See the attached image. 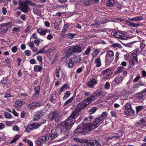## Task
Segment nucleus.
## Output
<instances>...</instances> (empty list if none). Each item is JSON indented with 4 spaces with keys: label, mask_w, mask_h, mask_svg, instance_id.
I'll return each instance as SVG.
<instances>
[{
    "label": "nucleus",
    "mask_w": 146,
    "mask_h": 146,
    "mask_svg": "<svg viewBox=\"0 0 146 146\" xmlns=\"http://www.w3.org/2000/svg\"><path fill=\"white\" fill-rule=\"evenodd\" d=\"M56 98L57 96L56 94H52L50 96L49 100L51 102L54 103L56 102Z\"/></svg>",
    "instance_id": "16"
},
{
    "label": "nucleus",
    "mask_w": 146,
    "mask_h": 146,
    "mask_svg": "<svg viewBox=\"0 0 146 146\" xmlns=\"http://www.w3.org/2000/svg\"><path fill=\"white\" fill-rule=\"evenodd\" d=\"M115 37L121 38L122 39L126 38L125 34L119 31H117L115 32Z\"/></svg>",
    "instance_id": "12"
},
{
    "label": "nucleus",
    "mask_w": 146,
    "mask_h": 146,
    "mask_svg": "<svg viewBox=\"0 0 146 146\" xmlns=\"http://www.w3.org/2000/svg\"><path fill=\"white\" fill-rule=\"evenodd\" d=\"M111 70L108 69H106L102 72V73L103 76L102 77V79L105 80L107 79L110 76Z\"/></svg>",
    "instance_id": "11"
},
{
    "label": "nucleus",
    "mask_w": 146,
    "mask_h": 146,
    "mask_svg": "<svg viewBox=\"0 0 146 146\" xmlns=\"http://www.w3.org/2000/svg\"><path fill=\"white\" fill-rule=\"evenodd\" d=\"M104 87L107 89H108L110 87V84L109 82H106L104 85Z\"/></svg>",
    "instance_id": "55"
},
{
    "label": "nucleus",
    "mask_w": 146,
    "mask_h": 146,
    "mask_svg": "<svg viewBox=\"0 0 146 146\" xmlns=\"http://www.w3.org/2000/svg\"><path fill=\"white\" fill-rule=\"evenodd\" d=\"M88 104L89 102L88 103L87 100H84L81 102L77 105L76 108L70 115L75 119L79 115V112L86 107Z\"/></svg>",
    "instance_id": "4"
},
{
    "label": "nucleus",
    "mask_w": 146,
    "mask_h": 146,
    "mask_svg": "<svg viewBox=\"0 0 146 146\" xmlns=\"http://www.w3.org/2000/svg\"><path fill=\"white\" fill-rule=\"evenodd\" d=\"M37 31L38 33L41 35L44 36L45 35V32L44 30H43L42 28H38L37 29Z\"/></svg>",
    "instance_id": "27"
},
{
    "label": "nucleus",
    "mask_w": 146,
    "mask_h": 146,
    "mask_svg": "<svg viewBox=\"0 0 146 146\" xmlns=\"http://www.w3.org/2000/svg\"><path fill=\"white\" fill-rule=\"evenodd\" d=\"M28 5H35L36 4L32 3L31 1L28 0H24L22 2L20 1L19 3V7H18V9L25 13H27L30 10L29 7L27 6Z\"/></svg>",
    "instance_id": "5"
},
{
    "label": "nucleus",
    "mask_w": 146,
    "mask_h": 146,
    "mask_svg": "<svg viewBox=\"0 0 146 146\" xmlns=\"http://www.w3.org/2000/svg\"><path fill=\"white\" fill-rule=\"evenodd\" d=\"M139 87L140 86L136 83V84H134L131 88L134 90H135Z\"/></svg>",
    "instance_id": "51"
},
{
    "label": "nucleus",
    "mask_w": 146,
    "mask_h": 146,
    "mask_svg": "<svg viewBox=\"0 0 146 146\" xmlns=\"http://www.w3.org/2000/svg\"><path fill=\"white\" fill-rule=\"evenodd\" d=\"M24 102L20 99L17 100L15 102V106L16 107L21 106L23 104Z\"/></svg>",
    "instance_id": "20"
},
{
    "label": "nucleus",
    "mask_w": 146,
    "mask_h": 146,
    "mask_svg": "<svg viewBox=\"0 0 146 146\" xmlns=\"http://www.w3.org/2000/svg\"><path fill=\"white\" fill-rule=\"evenodd\" d=\"M69 62L68 64V66L69 68H72L73 67L74 63V62L72 61L71 59L69 60Z\"/></svg>",
    "instance_id": "42"
},
{
    "label": "nucleus",
    "mask_w": 146,
    "mask_h": 146,
    "mask_svg": "<svg viewBox=\"0 0 146 146\" xmlns=\"http://www.w3.org/2000/svg\"><path fill=\"white\" fill-rule=\"evenodd\" d=\"M67 53L68 54L70 53H72L74 52V47L70 46L68 47L67 49Z\"/></svg>",
    "instance_id": "38"
},
{
    "label": "nucleus",
    "mask_w": 146,
    "mask_h": 146,
    "mask_svg": "<svg viewBox=\"0 0 146 146\" xmlns=\"http://www.w3.org/2000/svg\"><path fill=\"white\" fill-rule=\"evenodd\" d=\"M75 119L71 115L66 121L61 123L59 125L61 133L64 135H67L69 133V129L75 122Z\"/></svg>",
    "instance_id": "2"
},
{
    "label": "nucleus",
    "mask_w": 146,
    "mask_h": 146,
    "mask_svg": "<svg viewBox=\"0 0 146 146\" xmlns=\"http://www.w3.org/2000/svg\"><path fill=\"white\" fill-rule=\"evenodd\" d=\"M73 140L74 141L79 142L81 143H86L88 146H89V145L91 146H94L95 145L98 146L100 145V143L96 140L92 141L87 139L82 140L76 137L74 138Z\"/></svg>",
    "instance_id": "6"
},
{
    "label": "nucleus",
    "mask_w": 146,
    "mask_h": 146,
    "mask_svg": "<svg viewBox=\"0 0 146 146\" xmlns=\"http://www.w3.org/2000/svg\"><path fill=\"white\" fill-rule=\"evenodd\" d=\"M123 78L121 76H117L114 79L115 81L117 84H119L122 80Z\"/></svg>",
    "instance_id": "18"
},
{
    "label": "nucleus",
    "mask_w": 146,
    "mask_h": 146,
    "mask_svg": "<svg viewBox=\"0 0 146 146\" xmlns=\"http://www.w3.org/2000/svg\"><path fill=\"white\" fill-rule=\"evenodd\" d=\"M68 26V25L67 24H66L64 25L63 28L62 30V32L64 33L65 31L67 30Z\"/></svg>",
    "instance_id": "58"
},
{
    "label": "nucleus",
    "mask_w": 146,
    "mask_h": 146,
    "mask_svg": "<svg viewBox=\"0 0 146 146\" xmlns=\"http://www.w3.org/2000/svg\"><path fill=\"white\" fill-rule=\"evenodd\" d=\"M40 92H35L33 96V98L34 99L38 98L40 95Z\"/></svg>",
    "instance_id": "47"
},
{
    "label": "nucleus",
    "mask_w": 146,
    "mask_h": 146,
    "mask_svg": "<svg viewBox=\"0 0 146 146\" xmlns=\"http://www.w3.org/2000/svg\"><path fill=\"white\" fill-rule=\"evenodd\" d=\"M61 69V67L60 66H58L57 68L56 69V70L54 72L55 75L56 76L59 78L60 76V75L59 74V71Z\"/></svg>",
    "instance_id": "32"
},
{
    "label": "nucleus",
    "mask_w": 146,
    "mask_h": 146,
    "mask_svg": "<svg viewBox=\"0 0 146 146\" xmlns=\"http://www.w3.org/2000/svg\"><path fill=\"white\" fill-rule=\"evenodd\" d=\"M105 58V62L106 64L108 65H109L113 60L114 58L106 56Z\"/></svg>",
    "instance_id": "17"
},
{
    "label": "nucleus",
    "mask_w": 146,
    "mask_h": 146,
    "mask_svg": "<svg viewBox=\"0 0 146 146\" xmlns=\"http://www.w3.org/2000/svg\"><path fill=\"white\" fill-rule=\"evenodd\" d=\"M4 115L5 117L7 119L11 118L12 117V115L7 112H5Z\"/></svg>",
    "instance_id": "41"
},
{
    "label": "nucleus",
    "mask_w": 146,
    "mask_h": 146,
    "mask_svg": "<svg viewBox=\"0 0 146 146\" xmlns=\"http://www.w3.org/2000/svg\"><path fill=\"white\" fill-rule=\"evenodd\" d=\"M140 76L137 75L136 77L133 80V81L135 82L137 81L140 78Z\"/></svg>",
    "instance_id": "64"
},
{
    "label": "nucleus",
    "mask_w": 146,
    "mask_h": 146,
    "mask_svg": "<svg viewBox=\"0 0 146 146\" xmlns=\"http://www.w3.org/2000/svg\"><path fill=\"white\" fill-rule=\"evenodd\" d=\"M100 51L98 49H97L95 50L92 54V56L93 57L95 58L99 54L100 52Z\"/></svg>",
    "instance_id": "33"
},
{
    "label": "nucleus",
    "mask_w": 146,
    "mask_h": 146,
    "mask_svg": "<svg viewBox=\"0 0 146 146\" xmlns=\"http://www.w3.org/2000/svg\"><path fill=\"white\" fill-rule=\"evenodd\" d=\"M96 94L94 93L92 95H91L85 100H87L88 103L89 102V104L92 101H94L96 99Z\"/></svg>",
    "instance_id": "15"
},
{
    "label": "nucleus",
    "mask_w": 146,
    "mask_h": 146,
    "mask_svg": "<svg viewBox=\"0 0 146 146\" xmlns=\"http://www.w3.org/2000/svg\"><path fill=\"white\" fill-rule=\"evenodd\" d=\"M34 69L36 72L41 71L42 70V67L39 65L35 66L34 67Z\"/></svg>",
    "instance_id": "30"
},
{
    "label": "nucleus",
    "mask_w": 146,
    "mask_h": 146,
    "mask_svg": "<svg viewBox=\"0 0 146 146\" xmlns=\"http://www.w3.org/2000/svg\"><path fill=\"white\" fill-rule=\"evenodd\" d=\"M97 109L96 107H94L92 108L89 111V113L90 114H92L94 113L97 110Z\"/></svg>",
    "instance_id": "39"
},
{
    "label": "nucleus",
    "mask_w": 146,
    "mask_h": 146,
    "mask_svg": "<svg viewBox=\"0 0 146 146\" xmlns=\"http://www.w3.org/2000/svg\"><path fill=\"white\" fill-rule=\"evenodd\" d=\"M111 46L114 47H118V48H121V45L118 43L114 44L111 45Z\"/></svg>",
    "instance_id": "52"
},
{
    "label": "nucleus",
    "mask_w": 146,
    "mask_h": 146,
    "mask_svg": "<svg viewBox=\"0 0 146 146\" xmlns=\"http://www.w3.org/2000/svg\"><path fill=\"white\" fill-rule=\"evenodd\" d=\"M91 0H85L84 1V4L86 5H90L91 3Z\"/></svg>",
    "instance_id": "54"
},
{
    "label": "nucleus",
    "mask_w": 146,
    "mask_h": 146,
    "mask_svg": "<svg viewBox=\"0 0 146 146\" xmlns=\"http://www.w3.org/2000/svg\"><path fill=\"white\" fill-rule=\"evenodd\" d=\"M143 106H137L136 107V113H137L143 110Z\"/></svg>",
    "instance_id": "36"
},
{
    "label": "nucleus",
    "mask_w": 146,
    "mask_h": 146,
    "mask_svg": "<svg viewBox=\"0 0 146 146\" xmlns=\"http://www.w3.org/2000/svg\"><path fill=\"white\" fill-rule=\"evenodd\" d=\"M31 27V26L30 25L28 26L27 27L25 30V32L26 33H27L29 32V31L30 30Z\"/></svg>",
    "instance_id": "56"
},
{
    "label": "nucleus",
    "mask_w": 146,
    "mask_h": 146,
    "mask_svg": "<svg viewBox=\"0 0 146 146\" xmlns=\"http://www.w3.org/2000/svg\"><path fill=\"white\" fill-rule=\"evenodd\" d=\"M45 121L43 120L42 122H40L38 123H35L28 125L27 128V131H29L32 129H37L44 124Z\"/></svg>",
    "instance_id": "10"
},
{
    "label": "nucleus",
    "mask_w": 146,
    "mask_h": 146,
    "mask_svg": "<svg viewBox=\"0 0 146 146\" xmlns=\"http://www.w3.org/2000/svg\"><path fill=\"white\" fill-rule=\"evenodd\" d=\"M91 48L89 47H88L84 54L87 55L88 54L91 50Z\"/></svg>",
    "instance_id": "50"
},
{
    "label": "nucleus",
    "mask_w": 146,
    "mask_h": 146,
    "mask_svg": "<svg viewBox=\"0 0 146 146\" xmlns=\"http://www.w3.org/2000/svg\"><path fill=\"white\" fill-rule=\"evenodd\" d=\"M106 56L114 58V54L113 51L111 50L108 51L106 52Z\"/></svg>",
    "instance_id": "28"
},
{
    "label": "nucleus",
    "mask_w": 146,
    "mask_h": 146,
    "mask_svg": "<svg viewBox=\"0 0 146 146\" xmlns=\"http://www.w3.org/2000/svg\"><path fill=\"white\" fill-rule=\"evenodd\" d=\"M125 109L124 110V113L127 116H130L134 114L135 111L131 108V105L129 103H127L125 106Z\"/></svg>",
    "instance_id": "9"
},
{
    "label": "nucleus",
    "mask_w": 146,
    "mask_h": 146,
    "mask_svg": "<svg viewBox=\"0 0 146 146\" xmlns=\"http://www.w3.org/2000/svg\"><path fill=\"white\" fill-rule=\"evenodd\" d=\"M97 82L95 79L93 78L88 82V85L90 88H93Z\"/></svg>",
    "instance_id": "14"
},
{
    "label": "nucleus",
    "mask_w": 146,
    "mask_h": 146,
    "mask_svg": "<svg viewBox=\"0 0 146 146\" xmlns=\"http://www.w3.org/2000/svg\"><path fill=\"white\" fill-rule=\"evenodd\" d=\"M1 82L3 84H6L8 83H9V80H8V77H6L5 78H3V80L1 81Z\"/></svg>",
    "instance_id": "35"
},
{
    "label": "nucleus",
    "mask_w": 146,
    "mask_h": 146,
    "mask_svg": "<svg viewBox=\"0 0 146 146\" xmlns=\"http://www.w3.org/2000/svg\"><path fill=\"white\" fill-rule=\"evenodd\" d=\"M95 63L97 67H100L101 65V60L100 57L97 58L95 60Z\"/></svg>",
    "instance_id": "24"
},
{
    "label": "nucleus",
    "mask_w": 146,
    "mask_h": 146,
    "mask_svg": "<svg viewBox=\"0 0 146 146\" xmlns=\"http://www.w3.org/2000/svg\"><path fill=\"white\" fill-rule=\"evenodd\" d=\"M143 121L142 119H141L140 121L139 122L137 123H135V126L138 127L139 126H141L142 125H143Z\"/></svg>",
    "instance_id": "43"
},
{
    "label": "nucleus",
    "mask_w": 146,
    "mask_h": 146,
    "mask_svg": "<svg viewBox=\"0 0 146 146\" xmlns=\"http://www.w3.org/2000/svg\"><path fill=\"white\" fill-rule=\"evenodd\" d=\"M107 5L109 7H112L114 4L113 0H107Z\"/></svg>",
    "instance_id": "29"
},
{
    "label": "nucleus",
    "mask_w": 146,
    "mask_h": 146,
    "mask_svg": "<svg viewBox=\"0 0 146 146\" xmlns=\"http://www.w3.org/2000/svg\"><path fill=\"white\" fill-rule=\"evenodd\" d=\"M75 35V34L70 33L64 34V36L67 38L72 39Z\"/></svg>",
    "instance_id": "23"
},
{
    "label": "nucleus",
    "mask_w": 146,
    "mask_h": 146,
    "mask_svg": "<svg viewBox=\"0 0 146 146\" xmlns=\"http://www.w3.org/2000/svg\"><path fill=\"white\" fill-rule=\"evenodd\" d=\"M13 129L15 131H18L19 129V128L17 126L15 125L13 127Z\"/></svg>",
    "instance_id": "63"
},
{
    "label": "nucleus",
    "mask_w": 146,
    "mask_h": 146,
    "mask_svg": "<svg viewBox=\"0 0 146 146\" xmlns=\"http://www.w3.org/2000/svg\"><path fill=\"white\" fill-rule=\"evenodd\" d=\"M62 113L60 112L53 111L50 114L49 119L51 121H54L56 123L58 122L62 118Z\"/></svg>",
    "instance_id": "7"
},
{
    "label": "nucleus",
    "mask_w": 146,
    "mask_h": 146,
    "mask_svg": "<svg viewBox=\"0 0 146 146\" xmlns=\"http://www.w3.org/2000/svg\"><path fill=\"white\" fill-rule=\"evenodd\" d=\"M8 30V29L7 28L5 29H0V34H3L6 33Z\"/></svg>",
    "instance_id": "40"
},
{
    "label": "nucleus",
    "mask_w": 146,
    "mask_h": 146,
    "mask_svg": "<svg viewBox=\"0 0 146 146\" xmlns=\"http://www.w3.org/2000/svg\"><path fill=\"white\" fill-rule=\"evenodd\" d=\"M137 51L135 50L129 53L127 58L129 60H131L129 62V64L133 65L136 63L138 62L137 55Z\"/></svg>",
    "instance_id": "8"
},
{
    "label": "nucleus",
    "mask_w": 146,
    "mask_h": 146,
    "mask_svg": "<svg viewBox=\"0 0 146 146\" xmlns=\"http://www.w3.org/2000/svg\"><path fill=\"white\" fill-rule=\"evenodd\" d=\"M20 30V27H14L12 29V33H13L14 32L17 33L19 32Z\"/></svg>",
    "instance_id": "44"
},
{
    "label": "nucleus",
    "mask_w": 146,
    "mask_h": 146,
    "mask_svg": "<svg viewBox=\"0 0 146 146\" xmlns=\"http://www.w3.org/2000/svg\"><path fill=\"white\" fill-rule=\"evenodd\" d=\"M11 50L13 52H15L17 50V47L16 46L13 47L11 48Z\"/></svg>",
    "instance_id": "61"
},
{
    "label": "nucleus",
    "mask_w": 146,
    "mask_h": 146,
    "mask_svg": "<svg viewBox=\"0 0 146 146\" xmlns=\"http://www.w3.org/2000/svg\"><path fill=\"white\" fill-rule=\"evenodd\" d=\"M143 19V18L142 16H139L131 18L130 19V20L133 21H137L142 20Z\"/></svg>",
    "instance_id": "26"
},
{
    "label": "nucleus",
    "mask_w": 146,
    "mask_h": 146,
    "mask_svg": "<svg viewBox=\"0 0 146 146\" xmlns=\"http://www.w3.org/2000/svg\"><path fill=\"white\" fill-rule=\"evenodd\" d=\"M34 90L35 92H40V87L39 86H36L35 87Z\"/></svg>",
    "instance_id": "53"
},
{
    "label": "nucleus",
    "mask_w": 146,
    "mask_h": 146,
    "mask_svg": "<svg viewBox=\"0 0 146 146\" xmlns=\"http://www.w3.org/2000/svg\"><path fill=\"white\" fill-rule=\"evenodd\" d=\"M107 117V113L106 112L102 113L101 116L98 118H96L94 122L91 123H86L85 125L80 124L77 127L76 132L79 133L85 132L90 131L92 129L98 127L100 123L102 122L105 118Z\"/></svg>",
    "instance_id": "1"
},
{
    "label": "nucleus",
    "mask_w": 146,
    "mask_h": 146,
    "mask_svg": "<svg viewBox=\"0 0 146 146\" xmlns=\"http://www.w3.org/2000/svg\"><path fill=\"white\" fill-rule=\"evenodd\" d=\"M40 118V115L39 114H36L33 117V120L34 121H38Z\"/></svg>",
    "instance_id": "45"
},
{
    "label": "nucleus",
    "mask_w": 146,
    "mask_h": 146,
    "mask_svg": "<svg viewBox=\"0 0 146 146\" xmlns=\"http://www.w3.org/2000/svg\"><path fill=\"white\" fill-rule=\"evenodd\" d=\"M82 50V48L80 46H76L74 47V52H80Z\"/></svg>",
    "instance_id": "19"
},
{
    "label": "nucleus",
    "mask_w": 146,
    "mask_h": 146,
    "mask_svg": "<svg viewBox=\"0 0 146 146\" xmlns=\"http://www.w3.org/2000/svg\"><path fill=\"white\" fill-rule=\"evenodd\" d=\"M68 88V86L65 84L64 85L60 88V94H61L62 92L64 91Z\"/></svg>",
    "instance_id": "31"
},
{
    "label": "nucleus",
    "mask_w": 146,
    "mask_h": 146,
    "mask_svg": "<svg viewBox=\"0 0 146 146\" xmlns=\"http://www.w3.org/2000/svg\"><path fill=\"white\" fill-rule=\"evenodd\" d=\"M58 131L57 130L53 129L51 130V135L47 134L45 136L40 137L38 140L35 141L36 145H42L45 141L48 142L51 141L53 139L56 137L58 136Z\"/></svg>",
    "instance_id": "3"
},
{
    "label": "nucleus",
    "mask_w": 146,
    "mask_h": 146,
    "mask_svg": "<svg viewBox=\"0 0 146 146\" xmlns=\"http://www.w3.org/2000/svg\"><path fill=\"white\" fill-rule=\"evenodd\" d=\"M122 135V134L121 133L120 136H119L118 134H116L115 135L112 136V137L111 138H112L113 139H119Z\"/></svg>",
    "instance_id": "46"
},
{
    "label": "nucleus",
    "mask_w": 146,
    "mask_h": 146,
    "mask_svg": "<svg viewBox=\"0 0 146 146\" xmlns=\"http://www.w3.org/2000/svg\"><path fill=\"white\" fill-rule=\"evenodd\" d=\"M124 68L122 66H119L117 68V70L114 73V75H116L118 73L122 72L124 70Z\"/></svg>",
    "instance_id": "25"
},
{
    "label": "nucleus",
    "mask_w": 146,
    "mask_h": 146,
    "mask_svg": "<svg viewBox=\"0 0 146 146\" xmlns=\"http://www.w3.org/2000/svg\"><path fill=\"white\" fill-rule=\"evenodd\" d=\"M42 105L41 102L39 101L38 102H35L29 104L28 105L29 108H32L35 107L40 106Z\"/></svg>",
    "instance_id": "13"
},
{
    "label": "nucleus",
    "mask_w": 146,
    "mask_h": 146,
    "mask_svg": "<svg viewBox=\"0 0 146 146\" xmlns=\"http://www.w3.org/2000/svg\"><path fill=\"white\" fill-rule=\"evenodd\" d=\"M70 94L71 93L70 91H66L65 94L64 96L63 97V100H66L67 99V98L70 95Z\"/></svg>",
    "instance_id": "34"
},
{
    "label": "nucleus",
    "mask_w": 146,
    "mask_h": 146,
    "mask_svg": "<svg viewBox=\"0 0 146 146\" xmlns=\"http://www.w3.org/2000/svg\"><path fill=\"white\" fill-rule=\"evenodd\" d=\"M12 113H13V115L16 116H18V114L17 113V112L15 110L12 109Z\"/></svg>",
    "instance_id": "62"
},
{
    "label": "nucleus",
    "mask_w": 146,
    "mask_h": 146,
    "mask_svg": "<svg viewBox=\"0 0 146 146\" xmlns=\"http://www.w3.org/2000/svg\"><path fill=\"white\" fill-rule=\"evenodd\" d=\"M20 136L19 135H18L15 136L14 138L12 140L11 142V143H13L16 141L20 137Z\"/></svg>",
    "instance_id": "37"
},
{
    "label": "nucleus",
    "mask_w": 146,
    "mask_h": 146,
    "mask_svg": "<svg viewBox=\"0 0 146 146\" xmlns=\"http://www.w3.org/2000/svg\"><path fill=\"white\" fill-rule=\"evenodd\" d=\"M45 47H44L41 50L37 52L36 54L37 55L39 54H42L44 52V50L45 49Z\"/></svg>",
    "instance_id": "59"
},
{
    "label": "nucleus",
    "mask_w": 146,
    "mask_h": 146,
    "mask_svg": "<svg viewBox=\"0 0 146 146\" xmlns=\"http://www.w3.org/2000/svg\"><path fill=\"white\" fill-rule=\"evenodd\" d=\"M129 25L133 27H137L139 26V25L138 24L132 23L131 22H129Z\"/></svg>",
    "instance_id": "49"
},
{
    "label": "nucleus",
    "mask_w": 146,
    "mask_h": 146,
    "mask_svg": "<svg viewBox=\"0 0 146 146\" xmlns=\"http://www.w3.org/2000/svg\"><path fill=\"white\" fill-rule=\"evenodd\" d=\"M5 24L6 27H11L12 25V23L11 22H8L5 23Z\"/></svg>",
    "instance_id": "57"
},
{
    "label": "nucleus",
    "mask_w": 146,
    "mask_h": 146,
    "mask_svg": "<svg viewBox=\"0 0 146 146\" xmlns=\"http://www.w3.org/2000/svg\"><path fill=\"white\" fill-rule=\"evenodd\" d=\"M73 98L72 97L68 100H67L64 104V106H66V105L68 104L69 103H70L73 100Z\"/></svg>",
    "instance_id": "48"
},
{
    "label": "nucleus",
    "mask_w": 146,
    "mask_h": 146,
    "mask_svg": "<svg viewBox=\"0 0 146 146\" xmlns=\"http://www.w3.org/2000/svg\"><path fill=\"white\" fill-rule=\"evenodd\" d=\"M75 63L81 61V58L80 57L78 58L77 56H74L70 58Z\"/></svg>",
    "instance_id": "22"
},
{
    "label": "nucleus",
    "mask_w": 146,
    "mask_h": 146,
    "mask_svg": "<svg viewBox=\"0 0 146 146\" xmlns=\"http://www.w3.org/2000/svg\"><path fill=\"white\" fill-rule=\"evenodd\" d=\"M4 88H7L9 87V83H8L6 84H3Z\"/></svg>",
    "instance_id": "60"
},
{
    "label": "nucleus",
    "mask_w": 146,
    "mask_h": 146,
    "mask_svg": "<svg viewBox=\"0 0 146 146\" xmlns=\"http://www.w3.org/2000/svg\"><path fill=\"white\" fill-rule=\"evenodd\" d=\"M144 95L142 92L137 93L136 95V97L138 99L142 100L143 99Z\"/></svg>",
    "instance_id": "21"
}]
</instances>
